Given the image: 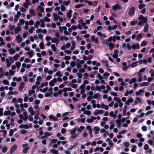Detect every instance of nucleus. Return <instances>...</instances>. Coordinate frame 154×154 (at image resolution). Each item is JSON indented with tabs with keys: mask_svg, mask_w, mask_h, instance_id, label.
I'll return each instance as SVG.
<instances>
[{
	"mask_svg": "<svg viewBox=\"0 0 154 154\" xmlns=\"http://www.w3.org/2000/svg\"><path fill=\"white\" fill-rule=\"evenodd\" d=\"M144 92L143 90L142 89H140L138 91H137L136 93V96L140 95L141 94V93Z\"/></svg>",
	"mask_w": 154,
	"mask_h": 154,
	"instance_id": "5701e85b",
	"label": "nucleus"
},
{
	"mask_svg": "<svg viewBox=\"0 0 154 154\" xmlns=\"http://www.w3.org/2000/svg\"><path fill=\"white\" fill-rule=\"evenodd\" d=\"M15 64L17 68L19 69L20 68L21 64L20 62L17 61L16 62Z\"/></svg>",
	"mask_w": 154,
	"mask_h": 154,
	"instance_id": "c9c22d12",
	"label": "nucleus"
},
{
	"mask_svg": "<svg viewBox=\"0 0 154 154\" xmlns=\"http://www.w3.org/2000/svg\"><path fill=\"white\" fill-rule=\"evenodd\" d=\"M136 8L135 7H132L130 9L128 12V15L131 16L133 15L135 13Z\"/></svg>",
	"mask_w": 154,
	"mask_h": 154,
	"instance_id": "f257e3e1",
	"label": "nucleus"
},
{
	"mask_svg": "<svg viewBox=\"0 0 154 154\" xmlns=\"http://www.w3.org/2000/svg\"><path fill=\"white\" fill-rule=\"evenodd\" d=\"M25 85V84L24 82H21L18 88V89L20 91H21L23 90V88H24Z\"/></svg>",
	"mask_w": 154,
	"mask_h": 154,
	"instance_id": "1a4fd4ad",
	"label": "nucleus"
},
{
	"mask_svg": "<svg viewBox=\"0 0 154 154\" xmlns=\"http://www.w3.org/2000/svg\"><path fill=\"white\" fill-rule=\"evenodd\" d=\"M52 94V92H47L45 94V97H51L52 96H51V94Z\"/></svg>",
	"mask_w": 154,
	"mask_h": 154,
	"instance_id": "473e14b6",
	"label": "nucleus"
},
{
	"mask_svg": "<svg viewBox=\"0 0 154 154\" xmlns=\"http://www.w3.org/2000/svg\"><path fill=\"white\" fill-rule=\"evenodd\" d=\"M109 115L113 117L114 119H115L116 116V114H114V112L112 111H111L109 112Z\"/></svg>",
	"mask_w": 154,
	"mask_h": 154,
	"instance_id": "cd10ccee",
	"label": "nucleus"
},
{
	"mask_svg": "<svg viewBox=\"0 0 154 154\" xmlns=\"http://www.w3.org/2000/svg\"><path fill=\"white\" fill-rule=\"evenodd\" d=\"M70 2V1L69 0L67 1H63V4L66 5H68Z\"/></svg>",
	"mask_w": 154,
	"mask_h": 154,
	"instance_id": "5fc2aeb1",
	"label": "nucleus"
},
{
	"mask_svg": "<svg viewBox=\"0 0 154 154\" xmlns=\"http://www.w3.org/2000/svg\"><path fill=\"white\" fill-rule=\"evenodd\" d=\"M35 30V28L33 26L31 27L30 29L29 30V32L30 33H32L33 31Z\"/></svg>",
	"mask_w": 154,
	"mask_h": 154,
	"instance_id": "4c0bfd02",
	"label": "nucleus"
},
{
	"mask_svg": "<svg viewBox=\"0 0 154 154\" xmlns=\"http://www.w3.org/2000/svg\"><path fill=\"white\" fill-rule=\"evenodd\" d=\"M60 42L58 38H52L51 39V42L53 43H56L57 45Z\"/></svg>",
	"mask_w": 154,
	"mask_h": 154,
	"instance_id": "20e7f679",
	"label": "nucleus"
},
{
	"mask_svg": "<svg viewBox=\"0 0 154 154\" xmlns=\"http://www.w3.org/2000/svg\"><path fill=\"white\" fill-rule=\"evenodd\" d=\"M150 73H151V76L152 77H154V71L153 69H151L149 71Z\"/></svg>",
	"mask_w": 154,
	"mask_h": 154,
	"instance_id": "864d4df0",
	"label": "nucleus"
},
{
	"mask_svg": "<svg viewBox=\"0 0 154 154\" xmlns=\"http://www.w3.org/2000/svg\"><path fill=\"white\" fill-rule=\"evenodd\" d=\"M84 113L88 116H89L91 114V112L90 111L86 110L84 112Z\"/></svg>",
	"mask_w": 154,
	"mask_h": 154,
	"instance_id": "052dcab7",
	"label": "nucleus"
},
{
	"mask_svg": "<svg viewBox=\"0 0 154 154\" xmlns=\"http://www.w3.org/2000/svg\"><path fill=\"white\" fill-rule=\"evenodd\" d=\"M78 121L79 122H81L82 123H84L85 122V120L84 118L78 119Z\"/></svg>",
	"mask_w": 154,
	"mask_h": 154,
	"instance_id": "58836bf2",
	"label": "nucleus"
},
{
	"mask_svg": "<svg viewBox=\"0 0 154 154\" xmlns=\"http://www.w3.org/2000/svg\"><path fill=\"white\" fill-rule=\"evenodd\" d=\"M149 83L146 82H143L142 83L141 86H148L149 85Z\"/></svg>",
	"mask_w": 154,
	"mask_h": 154,
	"instance_id": "09e8293b",
	"label": "nucleus"
},
{
	"mask_svg": "<svg viewBox=\"0 0 154 154\" xmlns=\"http://www.w3.org/2000/svg\"><path fill=\"white\" fill-rule=\"evenodd\" d=\"M39 46L41 49H43L45 48L44 43L43 42H41L39 43Z\"/></svg>",
	"mask_w": 154,
	"mask_h": 154,
	"instance_id": "c85d7f7f",
	"label": "nucleus"
},
{
	"mask_svg": "<svg viewBox=\"0 0 154 154\" xmlns=\"http://www.w3.org/2000/svg\"><path fill=\"white\" fill-rule=\"evenodd\" d=\"M147 43L146 41H143L142 42L141 46H145L147 45Z\"/></svg>",
	"mask_w": 154,
	"mask_h": 154,
	"instance_id": "a18cd8bd",
	"label": "nucleus"
},
{
	"mask_svg": "<svg viewBox=\"0 0 154 154\" xmlns=\"http://www.w3.org/2000/svg\"><path fill=\"white\" fill-rule=\"evenodd\" d=\"M19 127L20 128H25L27 129L29 128L28 125L26 124L25 125H19Z\"/></svg>",
	"mask_w": 154,
	"mask_h": 154,
	"instance_id": "6e6552de",
	"label": "nucleus"
},
{
	"mask_svg": "<svg viewBox=\"0 0 154 154\" xmlns=\"http://www.w3.org/2000/svg\"><path fill=\"white\" fill-rule=\"evenodd\" d=\"M100 94L99 93L95 94L93 96V98L94 99H96L97 98H99L100 97Z\"/></svg>",
	"mask_w": 154,
	"mask_h": 154,
	"instance_id": "603ef678",
	"label": "nucleus"
},
{
	"mask_svg": "<svg viewBox=\"0 0 154 154\" xmlns=\"http://www.w3.org/2000/svg\"><path fill=\"white\" fill-rule=\"evenodd\" d=\"M2 83L4 85H9V82L6 79H5L2 81Z\"/></svg>",
	"mask_w": 154,
	"mask_h": 154,
	"instance_id": "49530a36",
	"label": "nucleus"
},
{
	"mask_svg": "<svg viewBox=\"0 0 154 154\" xmlns=\"http://www.w3.org/2000/svg\"><path fill=\"white\" fill-rule=\"evenodd\" d=\"M66 10V8L64 6V5L63 4L61 5V10L62 11H64Z\"/></svg>",
	"mask_w": 154,
	"mask_h": 154,
	"instance_id": "680f3d73",
	"label": "nucleus"
},
{
	"mask_svg": "<svg viewBox=\"0 0 154 154\" xmlns=\"http://www.w3.org/2000/svg\"><path fill=\"white\" fill-rule=\"evenodd\" d=\"M131 48L132 49H139L140 48V47L139 46V44H137L136 45L133 44L131 46Z\"/></svg>",
	"mask_w": 154,
	"mask_h": 154,
	"instance_id": "9b49d317",
	"label": "nucleus"
},
{
	"mask_svg": "<svg viewBox=\"0 0 154 154\" xmlns=\"http://www.w3.org/2000/svg\"><path fill=\"white\" fill-rule=\"evenodd\" d=\"M72 11L71 10H69V12L67 13V16L68 18H70L72 16Z\"/></svg>",
	"mask_w": 154,
	"mask_h": 154,
	"instance_id": "a211bd4d",
	"label": "nucleus"
},
{
	"mask_svg": "<svg viewBox=\"0 0 154 154\" xmlns=\"http://www.w3.org/2000/svg\"><path fill=\"white\" fill-rule=\"evenodd\" d=\"M146 23V20H144L143 21H140L138 23V24L140 26H142L143 25L144 23Z\"/></svg>",
	"mask_w": 154,
	"mask_h": 154,
	"instance_id": "b1692460",
	"label": "nucleus"
},
{
	"mask_svg": "<svg viewBox=\"0 0 154 154\" xmlns=\"http://www.w3.org/2000/svg\"><path fill=\"white\" fill-rule=\"evenodd\" d=\"M40 24V22L38 21H37L35 22V24L34 25V26L36 28H38V26Z\"/></svg>",
	"mask_w": 154,
	"mask_h": 154,
	"instance_id": "c03bdc74",
	"label": "nucleus"
},
{
	"mask_svg": "<svg viewBox=\"0 0 154 154\" xmlns=\"http://www.w3.org/2000/svg\"><path fill=\"white\" fill-rule=\"evenodd\" d=\"M51 47L52 48L54 52H55L56 51L57 48H56L55 45L52 44L51 45Z\"/></svg>",
	"mask_w": 154,
	"mask_h": 154,
	"instance_id": "2f4dec72",
	"label": "nucleus"
},
{
	"mask_svg": "<svg viewBox=\"0 0 154 154\" xmlns=\"http://www.w3.org/2000/svg\"><path fill=\"white\" fill-rule=\"evenodd\" d=\"M149 27V25L148 24L146 23L145 25V26L144 29V32H145L146 33L148 32Z\"/></svg>",
	"mask_w": 154,
	"mask_h": 154,
	"instance_id": "ddd939ff",
	"label": "nucleus"
},
{
	"mask_svg": "<svg viewBox=\"0 0 154 154\" xmlns=\"http://www.w3.org/2000/svg\"><path fill=\"white\" fill-rule=\"evenodd\" d=\"M19 16H18L17 15H15L14 16V22L15 23L17 22L19 19Z\"/></svg>",
	"mask_w": 154,
	"mask_h": 154,
	"instance_id": "37998d69",
	"label": "nucleus"
},
{
	"mask_svg": "<svg viewBox=\"0 0 154 154\" xmlns=\"http://www.w3.org/2000/svg\"><path fill=\"white\" fill-rule=\"evenodd\" d=\"M53 15L54 17L53 20L55 21H58L59 18H60V16L56 13H53Z\"/></svg>",
	"mask_w": 154,
	"mask_h": 154,
	"instance_id": "423d86ee",
	"label": "nucleus"
},
{
	"mask_svg": "<svg viewBox=\"0 0 154 154\" xmlns=\"http://www.w3.org/2000/svg\"><path fill=\"white\" fill-rule=\"evenodd\" d=\"M15 33L17 34L19 33L20 31L21 30V28L20 27H17L15 28Z\"/></svg>",
	"mask_w": 154,
	"mask_h": 154,
	"instance_id": "9d476101",
	"label": "nucleus"
},
{
	"mask_svg": "<svg viewBox=\"0 0 154 154\" xmlns=\"http://www.w3.org/2000/svg\"><path fill=\"white\" fill-rule=\"evenodd\" d=\"M35 93V91L34 90H29L28 91V93L29 94L31 95Z\"/></svg>",
	"mask_w": 154,
	"mask_h": 154,
	"instance_id": "69168bd1",
	"label": "nucleus"
},
{
	"mask_svg": "<svg viewBox=\"0 0 154 154\" xmlns=\"http://www.w3.org/2000/svg\"><path fill=\"white\" fill-rule=\"evenodd\" d=\"M34 53L33 51L31 50L27 52V54L29 55L30 58H32L33 56V54Z\"/></svg>",
	"mask_w": 154,
	"mask_h": 154,
	"instance_id": "f3484780",
	"label": "nucleus"
},
{
	"mask_svg": "<svg viewBox=\"0 0 154 154\" xmlns=\"http://www.w3.org/2000/svg\"><path fill=\"white\" fill-rule=\"evenodd\" d=\"M16 79V81L17 82H20L21 80V77H19L17 78L16 77H14L13 78V81H14L15 80V79Z\"/></svg>",
	"mask_w": 154,
	"mask_h": 154,
	"instance_id": "ea45409f",
	"label": "nucleus"
},
{
	"mask_svg": "<svg viewBox=\"0 0 154 154\" xmlns=\"http://www.w3.org/2000/svg\"><path fill=\"white\" fill-rule=\"evenodd\" d=\"M130 23L131 26L137 25V20H133V21H131Z\"/></svg>",
	"mask_w": 154,
	"mask_h": 154,
	"instance_id": "6ab92c4d",
	"label": "nucleus"
},
{
	"mask_svg": "<svg viewBox=\"0 0 154 154\" xmlns=\"http://www.w3.org/2000/svg\"><path fill=\"white\" fill-rule=\"evenodd\" d=\"M76 131V128H75L73 130H71L70 131V133L72 134H74Z\"/></svg>",
	"mask_w": 154,
	"mask_h": 154,
	"instance_id": "4d7b16f0",
	"label": "nucleus"
},
{
	"mask_svg": "<svg viewBox=\"0 0 154 154\" xmlns=\"http://www.w3.org/2000/svg\"><path fill=\"white\" fill-rule=\"evenodd\" d=\"M48 87H45V88H44L43 89H41L40 90V91L42 92L43 93H45L48 90Z\"/></svg>",
	"mask_w": 154,
	"mask_h": 154,
	"instance_id": "7c9ffc66",
	"label": "nucleus"
},
{
	"mask_svg": "<svg viewBox=\"0 0 154 154\" xmlns=\"http://www.w3.org/2000/svg\"><path fill=\"white\" fill-rule=\"evenodd\" d=\"M38 8L40 10V11L41 13H43L44 11V9L43 7L40 5L38 6Z\"/></svg>",
	"mask_w": 154,
	"mask_h": 154,
	"instance_id": "bb28decb",
	"label": "nucleus"
},
{
	"mask_svg": "<svg viewBox=\"0 0 154 154\" xmlns=\"http://www.w3.org/2000/svg\"><path fill=\"white\" fill-rule=\"evenodd\" d=\"M127 131L126 130H122L121 131L119 132V134H122L125 133Z\"/></svg>",
	"mask_w": 154,
	"mask_h": 154,
	"instance_id": "338daca9",
	"label": "nucleus"
},
{
	"mask_svg": "<svg viewBox=\"0 0 154 154\" xmlns=\"http://www.w3.org/2000/svg\"><path fill=\"white\" fill-rule=\"evenodd\" d=\"M142 37V35L141 33L137 35V40H139L141 39Z\"/></svg>",
	"mask_w": 154,
	"mask_h": 154,
	"instance_id": "79ce46f5",
	"label": "nucleus"
},
{
	"mask_svg": "<svg viewBox=\"0 0 154 154\" xmlns=\"http://www.w3.org/2000/svg\"><path fill=\"white\" fill-rule=\"evenodd\" d=\"M137 147V146L135 145H133L132 146V148L131 149V151L132 152H135L136 151V149Z\"/></svg>",
	"mask_w": 154,
	"mask_h": 154,
	"instance_id": "72a5a7b5",
	"label": "nucleus"
},
{
	"mask_svg": "<svg viewBox=\"0 0 154 154\" xmlns=\"http://www.w3.org/2000/svg\"><path fill=\"white\" fill-rule=\"evenodd\" d=\"M84 13L86 14H87L89 12V10L88 8H84L83 10Z\"/></svg>",
	"mask_w": 154,
	"mask_h": 154,
	"instance_id": "3c124183",
	"label": "nucleus"
},
{
	"mask_svg": "<svg viewBox=\"0 0 154 154\" xmlns=\"http://www.w3.org/2000/svg\"><path fill=\"white\" fill-rule=\"evenodd\" d=\"M84 5L83 4H79L75 5V7L76 8H79L83 6Z\"/></svg>",
	"mask_w": 154,
	"mask_h": 154,
	"instance_id": "a878e982",
	"label": "nucleus"
},
{
	"mask_svg": "<svg viewBox=\"0 0 154 154\" xmlns=\"http://www.w3.org/2000/svg\"><path fill=\"white\" fill-rule=\"evenodd\" d=\"M18 43H20L22 41V38L20 34H18L16 37Z\"/></svg>",
	"mask_w": 154,
	"mask_h": 154,
	"instance_id": "39448f33",
	"label": "nucleus"
},
{
	"mask_svg": "<svg viewBox=\"0 0 154 154\" xmlns=\"http://www.w3.org/2000/svg\"><path fill=\"white\" fill-rule=\"evenodd\" d=\"M50 152L54 154H58V151L55 149H51L50 150Z\"/></svg>",
	"mask_w": 154,
	"mask_h": 154,
	"instance_id": "4be33fe9",
	"label": "nucleus"
},
{
	"mask_svg": "<svg viewBox=\"0 0 154 154\" xmlns=\"http://www.w3.org/2000/svg\"><path fill=\"white\" fill-rule=\"evenodd\" d=\"M137 81V79L135 78H134L131 79V80L128 82V83L131 84L133 83H135Z\"/></svg>",
	"mask_w": 154,
	"mask_h": 154,
	"instance_id": "f8f14e48",
	"label": "nucleus"
},
{
	"mask_svg": "<svg viewBox=\"0 0 154 154\" xmlns=\"http://www.w3.org/2000/svg\"><path fill=\"white\" fill-rule=\"evenodd\" d=\"M116 122L117 124V127H120L121 125V121L119 119H117L116 121Z\"/></svg>",
	"mask_w": 154,
	"mask_h": 154,
	"instance_id": "393cba45",
	"label": "nucleus"
},
{
	"mask_svg": "<svg viewBox=\"0 0 154 154\" xmlns=\"http://www.w3.org/2000/svg\"><path fill=\"white\" fill-rule=\"evenodd\" d=\"M95 90L98 91H101L102 90L101 89V88L100 86H96L95 88Z\"/></svg>",
	"mask_w": 154,
	"mask_h": 154,
	"instance_id": "bf43d9fd",
	"label": "nucleus"
},
{
	"mask_svg": "<svg viewBox=\"0 0 154 154\" xmlns=\"http://www.w3.org/2000/svg\"><path fill=\"white\" fill-rule=\"evenodd\" d=\"M145 6V5L144 4H140L138 6L139 8L140 9H142Z\"/></svg>",
	"mask_w": 154,
	"mask_h": 154,
	"instance_id": "a19ab883",
	"label": "nucleus"
},
{
	"mask_svg": "<svg viewBox=\"0 0 154 154\" xmlns=\"http://www.w3.org/2000/svg\"><path fill=\"white\" fill-rule=\"evenodd\" d=\"M15 26L14 25H12L11 24L9 25V27L10 28V30L11 31H12L14 29H15Z\"/></svg>",
	"mask_w": 154,
	"mask_h": 154,
	"instance_id": "8fccbe9b",
	"label": "nucleus"
},
{
	"mask_svg": "<svg viewBox=\"0 0 154 154\" xmlns=\"http://www.w3.org/2000/svg\"><path fill=\"white\" fill-rule=\"evenodd\" d=\"M40 152L42 153H45L47 152V150L45 148L44 149H40Z\"/></svg>",
	"mask_w": 154,
	"mask_h": 154,
	"instance_id": "0e129e2a",
	"label": "nucleus"
},
{
	"mask_svg": "<svg viewBox=\"0 0 154 154\" xmlns=\"http://www.w3.org/2000/svg\"><path fill=\"white\" fill-rule=\"evenodd\" d=\"M29 149L30 148L28 146H26V147L24 148L23 150V153H26L27 152V151L29 150Z\"/></svg>",
	"mask_w": 154,
	"mask_h": 154,
	"instance_id": "412c9836",
	"label": "nucleus"
},
{
	"mask_svg": "<svg viewBox=\"0 0 154 154\" xmlns=\"http://www.w3.org/2000/svg\"><path fill=\"white\" fill-rule=\"evenodd\" d=\"M11 112L9 110L5 111L4 112V114L5 116H7L8 115H10L11 114Z\"/></svg>",
	"mask_w": 154,
	"mask_h": 154,
	"instance_id": "c756f323",
	"label": "nucleus"
},
{
	"mask_svg": "<svg viewBox=\"0 0 154 154\" xmlns=\"http://www.w3.org/2000/svg\"><path fill=\"white\" fill-rule=\"evenodd\" d=\"M123 144L124 146L128 147L129 146L130 143L128 142H125L123 143Z\"/></svg>",
	"mask_w": 154,
	"mask_h": 154,
	"instance_id": "6e6d98bb",
	"label": "nucleus"
},
{
	"mask_svg": "<svg viewBox=\"0 0 154 154\" xmlns=\"http://www.w3.org/2000/svg\"><path fill=\"white\" fill-rule=\"evenodd\" d=\"M7 148L6 146L4 147L2 149V151L3 153H5L7 151Z\"/></svg>",
	"mask_w": 154,
	"mask_h": 154,
	"instance_id": "774afa93",
	"label": "nucleus"
},
{
	"mask_svg": "<svg viewBox=\"0 0 154 154\" xmlns=\"http://www.w3.org/2000/svg\"><path fill=\"white\" fill-rule=\"evenodd\" d=\"M29 13L32 16H35L36 15V13L33 9H30L29 10Z\"/></svg>",
	"mask_w": 154,
	"mask_h": 154,
	"instance_id": "4468645a",
	"label": "nucleus"
},
{
	"mask_svg": "<svg viewBox=\"0 0 154 154\" xmlns=\"http://www.w3.org/2000/svg\"><path fill=\"white\" fill-rule=\"evenodd\" d=\"M61 73V72L60 71H58L56 72V75L57 76L59 77H61L62 76V75Z\"/></svg>",
	"mask_w": 154,
	"mask_h": 154,
	"instance_id": "e2e57ef3",
	"label": "nucleus"
},
{
	"mask_svg": "<svg viewBox=\"0 0 154 154\" xmlns=\"http://www.w3.org/2000/svg\"><path fill=\"white\" fill-rule=\"evenodd\" d=\"M49 118L51 120H52L54 121H56L58 120L57 118L54 116L53 115H51L49 116Z\"/></svg>",
	"mask_w": 154,
	"mask_h": 154,
	"instance_id": "0eeeda50",
	"label": "nucleus"
},
{
	"mask_svg": "<svg viewBox=\"0 0 154 154\" xmlns=\"http://www.w3.org/2000/svg\"><path fill=\"white\" fill-rule=\"evenodd\" d=\"M14 131L13 129H11L9 131V135L10 136H11L13 135Z\"/></svg>",
	"mask_w": 154,
	"mask_h": 154,
	"instance_id": "13d9d810",
	"label": "nucleus"
},
{
	"mask_svg": "<svg viewBox=\"0 0 154 154\" xmlns=\"http://www.w3.org/2000/svg\"><path fill=\"white\" fill-rule=\"evenodd\" d=\"M127 108V106L125 105L124 106V109L123 111V114L124 116H125L126 115V109Z\"/></svg>",
	"mask_w": 154,
	"mask_h": 154,
	"instance_id": "dca6fc26",
	"label": "nucleus"
},
{
	"mask_svg": "<svg viewBox=\"0 0 154 154\" xmlns=\"http://www.w3.org/2000/svg\"><path fill=\"white\" fill-rule=\"evenodd\" d=\"M102 63H105V65L107 67L109 68V67H110L109 66V65H108L109 62L107 60H106V61H105L104 60H103V61H102Z\"/></svg>",
	"mask_w": 154,
	"mask_h": 154,
	"instance_id": "f704fd0d",
	"label": "nucleus"
},
{
	"mask_svg": "<svg viewBox=\"0 0 154 154\" xmlns=\"http://www.w3.org/2000/svg\"><path fill=\"white\" fill-rule=\"evenodd\" d=\"M17 145H13L10 151V153L11 154L12 153L17 149Z\"/></svg>",
	"mask_w": 154,
	"mask_h": 154,
	"instance_id": "7ed1b4c3",
	"label": "nucleus"
},
{
	"mask_svg": "<svg viewBox=\"0 0 154 154\" xmlns=\"http://www.w3.org/2000/svg\"><path fill=\"white\" fill-rule=\"evenodd\" d=\"M108 45L109 46V48L110 49H111L110 48H113L114 47V44L112 42L109 43V44H108Z\"/></svg>",
	"mask_w": 154,
	"mask_h": 154,
	"instance_id": "de8ad7c7",
	"label": "nucleus"
},
{
	"mask_svg": "<svg viewBox=\"0 0 154 154\" xmlns=\"http://www.w3.org/2000/svg\"><path fill=\"white\" fill-rule=\"evenodd\" d=\"M10 53L11 54H13L15 52V50L13 48H11L8 50Z\"/></svg>",
	"mask_w": 154,
	"mask_h": 154,
	"instance_id": "aec40b11",
	"label": "nucleus"
},
{
	"mask_svg": "<svg viewBox=\"0 0 154 154\" xmlns=\"http://www.w3.org/2000/svg\"><path fill=\"white\" fill-rule=\"evenodd\" d=\"M121 6L118 4H116L112 6V8L114 11H116L117 9H121Z\"/></svg>",
	"mask_w": 154,
	"mask_h": 154,
	"instance_id": "f03ea898",
	"label": "nucleus"
},
{
	"mask_svg": "<svg viewBox=\"0 0 154 154\" xmlns=\"http://www.w3.org/2000/svg\"><path fill=\"white\" fill-rule=\"evenodd\" d=\"M19 57L20 56L18 54H16L13 57L15 61H17Z\"/></svg>",
	"mask_w": 154,
	"mask_h": 154,
	"instance_id": "e433bc0d",
	"label": "nucleus"
},
{
	"mask_svg": "<svg viewBox=\"0 0 154 154\" xmlns=\"http://www.w3.org/2000/svg\"><path fill=\"white\" fill-rule=\"evenodd\" d=\"M94 129L95 130V134H97L99 133V131L100 130V128L97 126H94Z\"/></svg>",
	"mask_w": 154,
	"mask_h": 154,
	"instance_id": "2eb2a0df",
	"label": "nucleus"
}]
</instances>
